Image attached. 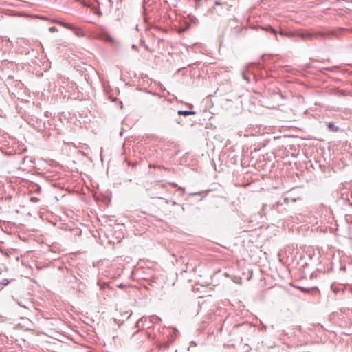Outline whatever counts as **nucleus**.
<instances>
[{
	"mask_svg": "<svg viewBox=\"0 0 352 352\" xmlns=\"http://www.w3.org/2000/svg\"><path fill=\"white\" fill-rule=\"evenodd\" d=\"M74 30L76 32V34H78V35H79L80 34H82V33H83L82 30L81 29H80V28H75Z\"/></svg>",
	"mask_w": 352,
	"mask_h": 352,
	"instance_id": "nucleus-13",
	"label": "nucleus"
},
{
	"mask_svg": "<svg viewBox=\"0 0 352 352\" xmlns=\"http://www.w3.org/2000/svg\"><path fill=\"white\" fill-rule=\"evenodd\" d=\"M243 78H244L245 80H247L248 82H249V81H250L249 78H248L245 75H244V74H243Z\"/></svg>",
	"mask_w": 352,
	"mask_h": 352,
	"instance_id": "nucleus-20",
	"label": "nucleus"
},
{
	"mask_svg": "<svg viewBox=\"0 0 352 352\" xmlns=\"http://www.w3.org/2000/svg\"><path fill=\"white\" fill-rule=\"evenodd\" d=\"M10 281L7 278H3L0 280V284L3 286H6L9 284Z\"/></svg>",
	"mask_w": 352,
	"mask_h": 352,
	"instance_id": "nucleus-11",
	"label": "nucleus"
},
{
	"mask_svg": "<svg viewBox=\"0 0 352 352\" xmlns=\"http://www.w3.org/2000/svg\"><path fill=\"white\" fill-rule=\"evenodd\" d=\"M189 116L190 115H195L197 113L194 111H188Z\"/></svg>",
	"mask_w": 352,
	"mask_h": 352,
	"instance_id": "nucleus-17",
	"label": "nucleus"
},
{
	"mask_svg": "<svg viewBox=\"0 0 352 352\" xmlns=\"http://www.w3.org/2000/svg\"><path fill=\"white\" fill-rule=\"evenodd\" d=\"M132 48H133V49H134V50H138V48L137 45H134V44H133V45H132Z\"/></svg>",
	"mask_w": 352,
	"mask_h": 352,
	"instance_id": "nucleus-18",
	"label": "nucleus"
},
{
	"mask_svg": "<svg viewBox=\"0 0 352 352\" xmlns=\"http://www.w3.org/2000/svg\"><path fill=\"white\" fill-rule=\"evenodd\" d=\"M331 289L333 291V292L337 293L338 289H333V285L331 287Z\"/></svg>",
	"mask_w": 352,
	"mask_h": 352,
	"instance_id": "nucleus-19",
	"label": "nucleus"
},
{
	"mask_svg": "<svg viewBox=\"0 0 352 352\" xmlns=\"http://www.w3.org/2000/svg\"><path fill=\"white\" fill-rule=\"evenodd\" d=\"M245 30H247L245 27L236 26L232 30V34L235 36H238L243 31Z\"/></svg>",
	"mask_w": 352,
	"mask_h": 352,
	"instance_id": "nucleus-4",
	"label": "nucleus"
},
{
	"mask_svg": "<svg viewBox=\"0 0 352 352\" xmlns=\"http://www.w3.org/2000/svg\"><path fill=\"white\" fill-rule=\"evenodd\" d=\"M266 31H268L275 35L277 34V31L276 30H274L272 26H267L266 28H265Z\"/></svg>",
	"mask_w": 352,
	"mask_h": 352,
	"instance_id": "nucleus-10",
	"label": "nucleus"
},
{
	"mask_svg": "<svg viewBox=\"0 0 352 352\" xmlns=\"http://www.w3.org/2000/svg\"><path fill=\"white\" fill-rule=\"evenodd\" d=\"M175 122H176L177 124H180V123H181V119H180V118H178V119L175 120Z\"/></svg>",
	"mask_w": 352,
	"mask_h": 352,
	"instance_id": "nucleus-21",
	"label": "nucleus"
},
{
	"mask_svg": "<svg viewBox=\"0 0 352 352\" xmlns=\"http://www.w3.org/2000/svg\"><path fill=\"white\" fill-rule=\"evenodd\" d=\"M30 201L34 203H36L39 201V199L35 197H32L30 198Z\"/></svg>",
	"mask_w": 352,
	"mask_h": 352,
	"instance_id": "nucleus-14",
	"label": "nucleus"
},
{
	"mask_svg": "<svg viewBox=\"0 0 352 352\" xmlns=\"http://www.w3.org/2000/svg\"><path fill=\"white\" fill-rule=\"evenodd\" d=\"M178 333L179 332L176 329H173L172 332L169 334L167 341L160 344V348L163 349H168L175 341Z\"/></svg>",
	"mask_w": 352,
	"mask_h": 352,
	"instance_id": "nucleus-2",
	"label": "nucleus"
},
{
	"mask_svg": "<svg viewBox=\"0 0 352 352\" xmlns=\"http://www.w3.org/2000/svg\"><path fill=\"white\" fill-rule=\"evenodd\" d=\"M14 301L17 303L19 306L23 307L25 310V314H28L29 312H32V309H34V305L33 302L25 298H14Z\"/></svg>",
	"mask_w": 352,
	"mask_h": 352,
	"instance_id": "nucleus-1",
	"label": "nucleus"
},
{
	"mask_svg": "<svg viewBox=\"0 0 352 352\" xmlns=\"http://www.w3.org/2000/svg\"><path fill=\"white\" fill-rule=\"evenodd\" d=\"M235 328L239 331L240 333H245L244 338L245 339H248V336L250 334V332L252 331H254L252 327L250 325V324L248 322H243L242 324H239L235 326Z\"/></svg>",
	"mask_w": 352,
	"mask_h": 352,
	"instance_id": "nucleus-3",
	"label": "nucleus"
},
{
	"mask_svg": "<svg viewBox=\"0 0 352 352\" xmlns=\"http://www.w3.org/2000/svg\"><path fill=\"white\" fill-rule=\"evenodd\" d=\"M299 289H300L304 293H311L312 291L316 290V288H307L304 287H297Z\"/></svg>",
	"mask_w": 352,
	"mask_h": 352,
	"instance_id": "nucleus-7",
	"label": "nucleus"
},
{
	"mask_svg": "<svg viewBox=\"0 0 352 352\" xmlns=\"http://www.w3.org/2000/svg\"><path fill=\"white\" fill-rule=\"evenodd\" d=\"M322 36V34H318L316 35H314V34H309V33H304V34H302L300 36L305 39H311L314 36Z\"/></svg>",
	"mask_w": 352,
	"mask_h": 352,
	"instance_id": "nucleus-5",
	"label": "nucleus"
},
{
	"mask_svg": "<svg viewBox=\"0 0 352 352\" xmlns=\"http://www.w3.org/2000/svg\"><path fill=\"white\" fill-rule=\"evenodd\" d=\"M140 43L142 46H144L146 49H148V47L145 45V42L143 40H141Z\"/></svg>",
	"mask_w": 352,
	"mask_h": 352,
	"instance_id": "nucleus-16",
	"label": "nucleus"
},
{
	"mask_svg": "<svg viewBox=\"0 0 352 352\" xmlns=\"http://www.w3.org/2000/svg\"><path fill=\"white\" fill-rule=\"evenodd\" d=\"M59 23L67 29L75 30V27L72 24H69V23H64V22H60Z\"/></svg>",
	"mask_w": 352,
	"mask_h": 352,
	"instance_id": "nucleus-8",
	"label": "nucleus"
},
{
	"mask_svg": "<svg viewBox=\"0 0 352 352\" xmlns=\"http://www.w3.org/2000/svg\"><path fill=\"white\" fill-rule=\"evenodd\" d=\"M49 31L50 32H56L58 31V29L55 26H52L49 28Z\"/></svg>",
	"mask_w": 352,
	"mask_h": 352,
	"instance_id": "nucleus-12",
	"label": "nucleus"
},
{
	"mask_svg": "<svg viewBox=\"0 0 352 352\" xmlns=\"http://www.w3.org/2000/svg\"><path fill=\"white\" fill-rule=\"evenodd\" d=\"M220 4H221V3H220V2H219V1H216V2H215V5H216V6H218V5H220Z\"/></svg>",
	"mask_w": 352,
	"mask_h": 352,
	"instance_id": "nucleus-24",
	"label": "nucleus"
},
{
	"mask_svg": "<svg viewBox=\"0 0 352 352\" xmlns=\"http://www.w3.org/2000/svg\"><path fill=\"white\" fill-rule=\"evenodd\" d=\"M199 194V192H192V193H190V195H197Z\"/></svg>",
	"mask_w": 352,
	"mask_h": 352,
	"instance_id": "nucleus-22",
	"label": "nucleus"
},
{
	"mask_svg": "<svg viewBox=\"0 0 352 352\" xmlns=\"http://www.w3.org/2000/svg\"><path fill=\"white\" fill-rule=\"evenodd\" d=\"M143 317L138 320V321L136 322V327H138L140 326V323L143 320Z\"/></svg>",
	"mask_w": 352,
	"mask_h": 352,
	"instance_id": "nucleus-15",
	"label": "nucleus"
},
{
	"mask_svg": "<svg viewBox=\"0 0 352 352\" xmlns=\"http://www.w3.org/2000/svg\"><path fill=\"white\" fill-rule=\"evenodd\" d=\"M327 126L328 128L333 132H336L339 129V127L336 126L333 122H329Z\"/></svg>",
	"mask_w": 352,
	"mask_h": 352,
	"instance_id": "nucleus-6",
	"label": "nucleus"
},
{
	"mask_svg": "<svg viewBox=\"0 0 352 352\" xmlns=\"http://www.w3.org/2000/svg\"><path fill=\"white\" fill-rule=\"evenodd\" d=\"M177 114L179 116H189L188 111L187 110H179Z\"/></svg>",
	"mask_w": 352,
	"mask_h": 352,
	"instance_id": "nucleus-9",
	"label": "nucleus"
},
{
	"mask_svg": "<svg viewBox=\"0 0 352 352\" xmlns=\"http://www.w3.org/2000/svg\"><path fill=\"white\" fill-rule=\"evenodd\" d=\"M153 197V198L162 199V197H159V196H153V197Z\"/></svg>",
	"mask_w": 352,
	"mask_h": 352,
	"instance_id": "nucleus-23",
	"label": "nucleus"
},
{
	"mask_svg": "<svg viewBox=\"0 0 352 352\" xmlns=\"http://www.w3.org/2000/svg\"><path fill=\"white\" fill-rule=\"evenodd\" d=\"M2 289V287L0 286V290Z\"/></svg>",
	"mask_w": 352,
	"mask_h": 352,
	"instance_id": "nucleus-25",
	"label": "nucleus"
}]
</instances>
